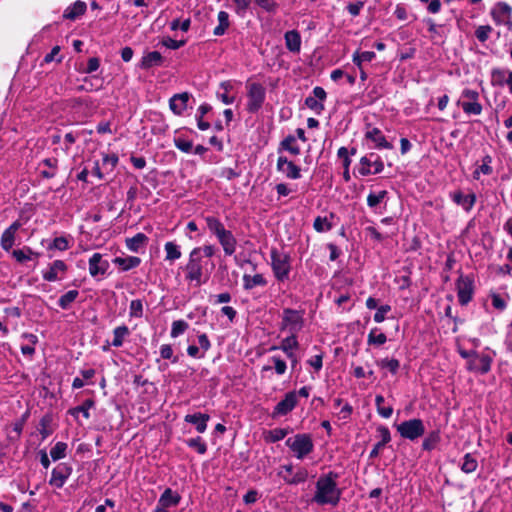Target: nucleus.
<instances>
[{"mask_svg": "<svg viewBox=\"0 0 512 512\" xmlns=\"http://www.w3.org/2000/svg\"><path fill=\"white\" fill-rule=\"evenodd\" d=\"M270 361L273 363L275 372L278 375H283L286 372L287 365L283 359L278 356H273L270 358Z\"/></svg>", "mask_w": 512, "mask_h": 512, "instance_id": "obj_60", "label": "nucleus"}, {"mask_svg": "<svg viewBox=\"0 0 512 512\" xmlns=\"http://www.w3.org/2000/svg\"><path fill=\"white\" fill-rule=\"evenodd\" d=\"M396 428L402 438L410 441L422 437L425 433L424 423L418 418L403 421Z\"/></svg>", "mask_w": 512, "mask_h": 512, "instance_id": "obj_7", "label": "nucleus"}, {"mask_svg": "<svg viewBox=\"0 0 512 512\" xmlns=\"http://www.w3.org/2000/svg\"><path fill=\"white\" fill-rule=\"evenodd\" d=\"M491 159L489 156H487L483 162V164L481 166H479V168H477L473 175H474V178L475 179H478L479 178V174L482 173L484 175H489L492 173V168L491 166L489 165Z\"/></svg>", "mask_w": 512, "mask_h": 512, "instance_id": "obj_61", "label": "nucleus"}, {"mask_svg": "<svg viewBox=\"0 0 512 512\" xmlns=\"http://www.w3.org/2000/svg\"><path fill=\"white\" fill-rule=\"evenodd\" d=\"M26 417L27 415L25 414L21 419L11 424V430L8 431V439L10 441H17L20 438L26 421Z\"/></svg>", "mask_w": 512, "mask_h": 512, "instance_id": "obj_41", "label": "nucleus"}, {"mask_svg": "<svg viewBox=\"0 0 512 512\" xmlns=\"http://www.w3.org/2000/svg\"><path fill=\"white\" fill-rule=\"evenodd\" d=\"M267 280L262 274H255L254 276L244 274L243 276V287L245 290H251L256 286H265Z\"/></svg>", "mask_w": 512, "mask_h": 512, "instance_id": "obj_33", "label": "nucleus"}, {"mask_svg": "<svg viewBox=\"0 0 512 512\" xmlns=\"http://www.w3.org/2000/svg\"><path fill=\"white\" fill-rule=\"evenodd\" d=\"M256 4L267 12H275L278 4L275 0H255Z\"/></svg>", "mask_w": 512, "mask_h": 512, "instance_id": "obj_63", "label": "nucleus"}, {"mask_svg": "<svg viewBox=\"0 0 512 512\" xmlns=\"http://www.w3.org/2000/svg\"><path fill=\"white\" fill-rule=\"evenodd\" d=\"M440 441V434L438 431L430 432L422 442V448L426 451L433 450Z\"/></svg>", "mask_w": 512, "mask_h": 512, "instance_id": "obj_46", "label": "nucleus"}, {"mask_svg": "<svg viewBox=\"0 0 512 512\" xmlns=\"http://www.w3.org/2000/svg\"><path fill=\"white\" fill-rule=\"evenodd\" d=\"M209 419V415L203 413L187 414L184 417V421L195 425V428L199 433H204L206 431Z\"/></svg>", "mask_w": 512, "mask_h": 512, "instance_id": "obj_22", "label": "nucleus"}, {"mask_svg": "<svg viewBox=\"0 0 512 512\" xmlns=\"http://www.w3.org/2000/svg\"><path fill=\"white\" fill-rule=\"evenodd\" d=\"M247 110L251 113L257 112L265 100V89L259 83H252L248 87Z\"/></svg>", "mask_w": 512, "mask_h": 512, "instance_id": "obj_10", "label": "nucleus"}, {"mask_svg": "<svg viewBox=\"0 0 512 512\" xmlns=\"http://www.w3.org/2000/svg\"><path fill=\"white\" fill-rule=\"evenodd\" d=\"M298 346H299V343L297 341V336L294 334H290L288 337L282 339V341L280 342V345L278 347L273 346L270 348V350L272 351V350L280 349L287 355V357H292L294 350L297 349Z\"/></svg>", "mask_w": 512, "mask_h": 512, "instance_id": "obj_24", "label": "nucleus"}, {"mask_svg": "<svg viewBox=\"0 0 512 512\" xmlns=\"http://www.w3.org/2000/svg\"><path fill=\"white\" fill-rule=\"evenodd\" d=\"M377 364L382 369H388L392 374H396L400 363L397 359H381L380 361H377Z\"/></svg>", "mask_w": 512, "mask_h": 512, "instance_id": "obj_52", "label": "nucleus"}, {"mask_svg": "<svg viewBox=\"0 0 512 512\" xmlns=\"http://www.w3.org/2000/svg\"><path fill=\"white\" fill-rule=\"evenodd\" d=\"M458 104L468 115H480L482 113V105L479 101H459Z\"/></svg>", "mask_w": 512, "mask_h": 512, "instance_id": "obj_43", "label": "nucleus"}, {"mask_svg": "<svg viewBox=\"0 0 512 512\" xmlns=\"http://www.w3.org/2000/svg\"><path fill=\"white\" fill-rule=\"evenodd\" d=\"M391 311V307L389 305H382L377 308L376 313L374 314V321L376 323H381L385 320L386 314Z\"/></svg>", "mask_w": 512, "mask_h": 512, "instance_id": "obj_64", "label": "nucleus"}, {"mask_svg": "<svg viewBox=\"0 0 512 512\" xmlns=\"http://www.w3.org/2000/svg\"><path fill=\"white\" fill-rule=\"evenodd\" d=\"M114 263L118 265L123 271H128L140 265L141 259L136 256H128L125 258L116 257Z\"/></svg>", "mask_w": 512, "mask_h": 512, "instance_id": "obj_36", "label": "nucleus"}, {"mask_svg": "<svg viewBox=\"0 0 512 512\" xmlns=\"http://www.w3.org/2000/svg\"><path fill=\"white\" fill-rule=\"evenodd\" d=\"M456 286L460 304L466 305L472 299L473 281L469 277L460 276L457 280Z\"/></svg>", "mask_w": 512, "mask_h": 512, "instance_id": "obj_13", "label": "nucleus"}, {"mask_svg": "<svg viewBox=\"0 0 512 512\" xmlns=\"http://www.w3.org/2000/svg\"><path fill=\"white\" fill-rule=\"evenodd\" d=\"M130 335V330L126 325H121L113 330V340L111 345L113 347H121L124 340Z\"/></svg>", "mask_w": 512, "mask_h": 512, "instance_id": "obj_35", "label": "nucleus"}, {"mask_svg": "<svg viewBox=\"0 0 512 512\" xmlns=\"http://www.w3.org/2000/svg\"><path fill=\"white\" fill-rule=\"evenodd\" d=\"M164 64V57L158 51H150L144 53L139 63V68L149 70L153 67H159Z\"/></svg>", "mask_w": 512, "mask_h": 512, "instance_id": "obj_18", "label": "nucleus"}, {"mask_svg": "<svg viewBox=\"0 0 512 512\" xmlns=\"http://www.w3.org/2000/svg\"><path fill=\"white\" fill-rule=\"evenodd\" d=\"M188 329V323L184 320H176L172 323L171 337L176 338L183 334Z\"/></svg>", "mask_w": 512, "mask_h": 512, "instance_id": "obj_55", "label": "nucleus"}, {"mask_svg": "<svg viewBox=\"0 0 512 512\" xmlns=\"http://www.w3.org/2000/svg\"><path fill=\"white\" fill-rule=\"evenodd\" d=\"M93 406H94V401L92 399H87L83 402L82 405H79V406L69 409L68 413L75 418H77L79 414H82L84 418L89 419L90 418L89 410Z\"/></svg>", "mask_w": 512, "mask_h": 512, "instance_id": "obj_37", "label": "nucleus"}, {"mask_svg": "<svg viewBox=\"0 0 512 512\" xmlns=\"http://www.w3.org/2000/svg\"><path fill=\"white\" fill-rule=\"evenodd\" d=\"M278 475L284 479V481L289 485H297L300 483H303L308 478V471L303 468L299 467L291 476H287L285 474H282V471L278 472Z\"/></svg>", "mask_w": 512, "mask_h": 512, "instance_id": "obj_28", "label": "nucleus"}, {"mask_svg": "<svg viewBox=\"0 0 512 512\" xmlns=\"http://www.w3.org/2000/svg\"><path fill=\"white\" fill-rule=\"evenodd\" d=\"M377 432L379 433L380 441L371 450L369 455L371 459L378 457L380 450L391 440L390 431L387 427L379 426Z\"/></svg>", "mask_w": 512, "mask_h": 512, "instance_id": "obj_23", "label": "nucleus"}, {"mask_svg": "<svg viewBox=\"0 0 512 512\" xmlns=\"http://www.w3.org/2000/svg\"><path fill=\"white\" fill-rule=\"evenodd\" d=\"M388 192L386 190H381L379 192H371L367 196V205L372 208L376 209L377 206L387 197Z\"/></svg>", "mask_w": 512, "mask_h": 512, "instance_id": "obj_47", "label": "nucleus"}, {"mask_svg": "<svg viewBox=\"0 0 512 512\" xmlns=\"http://www.w3.org/2000/svg\"><path fill=\"white\" fill-rule=\"evenodd\" d=\"M11 255L18 263H25L27 261L38 258L40 253L33 251L28 246H24L21 249L12 250Z\"/></svg>", "mask_w": 512, "mask_h": 512, "instance_id": "obj_27", "label": "nucleus"}, {"mask_svg": "<svg viewBox=\"0 0 512 512\" xmlns=\"http://www.w3.org/2000/svg\"><path fill=\"white\" fill-rule=\"evenodd\" d=\"M378 328H373L368 334L367 343L368 345L381 346L386 343L387 337L384 333H378Z\"/></svg>", "mask_w": 512, "mask_h": 512, "instance_id": "obj_49", "label": "nucleus"}, {"mask_svg": "<svg viewBox=\"0 0 512 512\" xmlns=\"http://www.w3.org/2000/svg\"><path fill=\"white\" fill-rule=\"evenodd\" d=\"M164 250L166 254L165 260L170 263H173L174 261L180 259L182 256L180 246L177 245L175 242H166L164 245Z\"/></svg>", "mask_w": 512, "mask_h": 512, "instance_id": "obj_34", "label": "nucleus"}, {"mask_svg": "<svg viewBox=\"0 0 512 512\" xmlns=\"http://www.w3.org/2000/svg\"><path fill=\"white\" fill-rule=\"evenodd\" d=\"M175 146L182 152L189 153L193 148V144L190 140L178 137L174 138Z\"/></svg>", "mask_w": 512, "mask_h": 512, "instance_id": "obj_58", "label": "nucleus"}, {"mask_svg": "<svg viewBox=\"0 0 512 512\" xmlns=\"http://www.w3.org/2000/svg\"><path fill=\"white\" fill-rule=\"evenodd\" d=\"M21 227L22 223L20 222V220H16L3 231L0 238V246L4 251H12V247L16 242L17 232Z\"/></svg>", "mask_w": 512, "mask_h": 512, "instance_id": "obj_11", "label": "nucleus"}, {"mask_svg": "<svg viewBox=\"0 0 512 512\" xmlns=\"http://www.w3.org/2000/svg\"><path fill=\"white\" fill-rule=\"evenodd\" d=\"M282 147L289 151L293 155H298L300 153V147L296 144V139L293 136L286 137L282 143Z\"/></svg>", "mask_w": 512, "mask_h": 512, "instance_id": "obj_54", "label": "nucleus"}, {"mask_svg": "<svg viewBox=\"0 0 512 512\" xmlns=\"http://www.w3.org/2000/svg\"><path fill=\"white\" fill-rule=\"evenodd\" d=\"M304 319L300 311L286 308L283 310L282 330H288L290 334L296 335L303 327Z\"/></svg>", "mask_w": 512, "mask_h": 512, "instance_id": "obj_8", "label": "nucleus"}, {"mask_svg": "<svg viewBox=\"0 0 512 512\" xmlns=\"http://www.w3.org/2000/svg\"><path fill=\"white\" fill-rule=\"evenodd\" d=\"M206 266L207 261L199 257V250H192L184 267L186 280L194 283L196 287L201 286L209 278V271Z\"/></svg>", "mask_w": 512, "mask_h": 512, "instance_id": "obj_2", "label": "nucleus"}, {"mask_svg": "<svg viewBox=\"0 0 512 512\" xmlns=\"http://www.w3.org/2000/svg\"><path fill=\"white\" fill-rule=\"evenodd\" d=\"M206 225L209 231L216 236L220 245L223 248L225 255L231 256L236 251L237 240L231 231L227 230L223 223L214 216H207L205 218Z\"/></svg>", "mask_w": 512, "mask_h": 512, "instance_id": "obj_3", "label": "nucleus"}, {"mask_svg": "<svg viewBox=\"0 0 512 512\" xmlns=\"http://www.w3.org/2000/svg\"><path fill=\"white\" fill-rule=\"evenodd\" d=\"M72 473V467L67 463L58 464L51 474L49 484L56 488H62Z\"/></svg>", "mask_w": 512, "mask_h": 512, "instance_id": "obj_12", "label": "nucleus"}, {"mask_svg": "<svg viewBox=\"0 0 512 512\" xmlns=\"http://www.w3.org/2000/svg\"><path fill=\"white\" fill-rule=\"evenodd\" d=\"M375 56V53L372 51H364L354 55L353 62L360 67L362 62H370L375 58Z\"/></svg>", "mask_w": 512, "mask_h": 512, "instance_id": "obj_57", "label": "nucleus"}, {"mask_svg": "<svg viewBox=\"0 0 512 512\" xmlns=\"http://www.w3.org/2000/svg\"><path fill=\"white\" fill-rule=\"evenodd\" d=\"M512 13V8L505 2H498L491 10L490 14L497 25L508 24L512 27V22L507 21Z\"/></svg>", "mask_w": 512, "mask_h": 512, "instance_id": "obj_14", "label": "nucleus"}, {"mask_svg": "<svg viewBox=\"0 0 512 512\" xmlns=\"http://www.w3.org/2000/svg\"><path fill=\"white\" fill-rule=\"evenodd\" d=\"M130 317L140 318L143 315V304L139 299L132 300L129 308Z\"/></svg>", "mask_w": 512, "mask_h": 512, "instance_id": "obj_56", "label": "nucleus"}, {"mask_svg": "<svg viewBox=\"0 0 512 512\" xmlns=\"http://www.w3.org/2000/svg\"><path fill=\"white\" fill-rule=\"evenodd\" d=\"M510 70L493 68L491 70L490 83L493 87H504Z\"/></svg>", "mask_w": 512, "mask_h": 512, "instance_id": "obj_32", "label": "nucleus"}, {"mask_svg": "<svg viewBox=\"0 0 512 512\" xmlns=\"http://www.w3.org/2000/svg\"><path fill=\"white\" fill-rule=\"evenodd\" d=\"M385 399L382 395H376L375 397V405L377 408V412L383 418H390L393 413V408L391 406H384Z\"/></svg>", "mask_w": 512, "mask_h": 512, "instance_id": "obj_44", "label": "nucleus"}, {"mask_svg": "<svg viewBox=\"0 0 512 512\" xmlns=\"http://www.w3.org/2000/svg\"><path fill=\"white\" fill-rule=\"evenodd\" d=\"M159 501L162 506L174 507L180 503L181 496L171 488H166L161 494Z\"/></svg>", "mask_w": 512, "mask_h": 512, "instance_id": "obj_30", "label": "nucleus"}, {"mask_svg": "<svg viewBox=\"0 0 512 512\" xmlns=\"http://www.w3.org/2000/svg\"><path fill=\"white\" fill-rule=\"evenodd\" d=\"M186 444L195 449L199 454H205L207 451V445L201 437L191 438L186 441Z\"/></svg>", "mask_w": 512, "mask_h": 512, "instance_id": "obj_53", "label": "nucleus"}, {"mask_svg": "<svg viewBox=\"0 0 512 512\" xmlns=\"http://www.w3.org/2000/svg\"><path fill=\"white\" fill-rule=\"evenodd\" d=\"M478 467V462L475 457L472 456V454L467 453L463 457V463L461 465V470L466 473H472L474 472Z\"/></svg>", "mask_w": 512, "mask_h": 512, "instance_id": "obj_48", "label": "nucleus"}, {"mask_svg": "<svg viewBox=\"0 0 512 512\" xmlns=\"http://www.w3.org/2000/svg\"><path fill=\"white\" fill-rule=\"evenodd\" d=\"M189 98L190 94L188 92L175 94L169 101L170 109L174 114L181 115L187 109Z\"/></svg>", "mask_w": 512, "mask_h": 512, "instance_id": "obj_21", "label": "nucleus"}, {"mask_svg": "<svg viewBox=\"0 0 512 512\" xmlns=\"http://www.w3.org/2000/svg\"><path fill=\"white\" fill-rule=\"evenodd\" d=\"M95 370L90 368L86 370H81L80 375L81 377H76L73 380L72 387L74 389L82 388L84 385L87 384V382L92 379L95 376Z\"/></svg>", "mask_w": 512, "mask_h": 512, "instance_id": "obj_42", "label": "nucleus"}, {"mask_svg": "<svg viewBox=\"0 0 512 512\" xmlns=\"http://www.w3.org/2000/svg\"><path fill=\"white\" fill-rule=\"evenodd\" d=\"M68 267L62 260H55L50 264L49 268L43 272V279L48 282H54L62 279L63 274L67 271Z\"/></svg>", "mask_w": 512, "mask_h": 512, "instance_id": "obj_17", "label": "nucleus"}, {"mask_svg": "<svg viewBox=\"0 0 512 512\" xmlns=\"http://www.w3.org/2000/svg\"><path fill=\"white\" fill-rule=\"evenodd\" d=\"M384 169V163L381 157L376 153H370L360 159L359 174L366 176L369 174H379Z\"/></svg>", "mask_w": 512, "mask_h": 512, "instance_id": "obj_9", "label": "nucleus"}, {"mask_svg": "<svg viewBox=\"0 0 512 512\" xmlns=\"http://www.w3.org/2000/svg\"><path fill=\"white\" fill-rule=\"evenodd\" d=\"M287 434H288L287 429L276 428V429L270 430L267 433V435L265 436V440L267 442L275 443L277 441L284 439Z\"/></svg>", "mask_w": 512, "mask_h": 512, "instance_id": "obj_51", "label": "nucleus"}, {"mask_svg": "<svg viewBox=\"0 0 512 512\" xmlns=\"http://www.w3.org/2000/svg\"><path fill=\"white\" fill-rule=\"evenodd\" d=\"M86 3L82 1H76L71 6L67 7L63 13V17L69 20H75L77 17L84 14L86 11Z\"/></svg>", "mask_w": 512, "mask_h": 512, "instance_id": "obj_31", "label": "nucleus"}, {"mask_svg": "<svg viewBox=\"0 0 512 512\" xmlns=\"http://www.w3.org/2000/svg\"><path fill=\"white\" fill-rule=\"evenodd\" d=\"M450 197L457 205L461 206L465 211H470L475 204V194H463L460 190L450 193Z\"/></svg>", "mask_w": 512, "mask_h": 512, "instance_id": "obj_20", "label": "nucleus"}, {"mask_svg": "<svg viewBox=\"0 0 512 512\" xmlns=\"http://www.w3.org/2000/svg\"><path fill=\"white\" fill-rule=\"evenodd\" d=\"M218 25L214 28L213 34L215 36H222L225 34L230 25L229 14L225 11H220L217 16Z\"/></svg>", "mask_w": 512, "mask_h": 512, "instance_id": "obj_39", "label": "nucleus"}, {"mask_svg": "<svg viewBox=\"0 0 512 512\" xmlns=\"http://www.w3.org/2000/svg\"><path fill=\"white\" fill-rule=\"evenodd\" d=\"M69 248V242L65 237H56L52 244L49 246V249H57L59 251H65Z\"/></svg>", "mask_w": 512, "mask_h": 512, "instance_id": "obj_62", "label": "nucleus"}, {"mask_svg": "<svg viewBox=\"0 0 512 512\" xmlns=\"http://www.w3.org/2000/svg\"><path fill=\"white\" fill-rule=\"evenodd\" d=\"M40 165L47 167V169L41 171V175L44 178L50 179L56 176L58 160L56 158H46L42 160Z\"/></svg>", "mask_w": 512, "mask_h": 512, "instance_id": "obj_38", "label": "nucleus"}, {"mask_svg": "<svg viewBox=\"0 0 512 512\" xmlns=\"http://www.w3.org/2000/svg\"><path fill=\"white\" fill-rule=\"evenodd\" d=\"M79 292L77 290H70L63 294L59 300L58 305L62 309H69L71 304L77 299Z\"/></svg>", "mask_w": 512, "mask_h": 512, "instance_id": "obj_45", "label": "nucleus"}, {"mask_svg": "<svg viewBox=\"0 0 512 512\" xmlns=\"http://www.w3.org/2000/svg\"><path fill=\"white\" fill-rule=\"evenodd\" d=\"M68 445L64 442H57L50 450V456L53 461H57L66 457Z\"/></svg>", "mask_w": 512, "mask_h": 512, "instance_id": "obj_50", "label": "nucleus"}, {"mask_svg": "<svg viewBox=\"0 0 512 512\" xmlns=\"http://www.w3.org/2000/svg\"><path fill=\"white\" fill-rule=\"evenodd\" d=\"M365 136L366 139L371 140L375 144V148H393V146L385 139L384 135L378 128H372L368 130Z\"/></svg>", "mask_w": 512, "mask_h": 512, "instance_id": "obj_25", "label": "nucleus"}, {"mask_svg": "<svg viewBox=\"0 0 512 512\" xmlns=\"http://www.w3.org/2000/svg\"><path fill=\"white\" fill-rule=\"evenodd\" d=\"M297 405L296 392H288L274 408V415H286Z\"/></svg>", "mask_w": 512, "mask_h": 512, "instance_id": "obj_19", "label": "nucleus"}, {"mask_svg": "<svg viewBox=\"0 0 512 512\" xmlns=\"http://www.w3.org/2000/svg\"><path fill=\"white\" fill-rule=\"evenodd\" d=\"M148 241L149 239L144 233H137L131 238H126L125 244L128 250L137 253L147 245Z\"/></svg>", "mask_w": 512, "mask_h": 512, "instance_id": "obj_26", "label": "nucleus"}, {"mask_svg": "<svg viewBox=\"0 0 512 512\" xmlns=\"http://www.w3.org/2000/svg\"><path fill=\"white\" fill-rule=\"evenodd\" d=\"M277 170L292 180H296L301 177L300 167L288 160L285 156L278 157Z\"/></svg>", "mask_w": 512, "mask_h": 512, "instance_id": "obj_16", "label": "nucleus"}, {"mask_svg": "<svg viewBox=\"0 0 512 512\" xmlns=\"http://www.w3.org/2000/svg\"><path fill=\"white\" fill-rule=\"evenodd\" d=\"M338 474L329 472L319 477L313 501L319 505L336 506L341 498V490L337 487Z\"/></svg>", "mask_w": 512, "mask_h": 512, "instance_id": "obj_1", "label": "nucleus"}, {"mask_svg": "<svg viewBox=\"0 0 512 512\" xmlns=\"http://www.w3.org/2000/svg\"><path fill=\"white\" fill-rule=\"evenodd\" d=\"M285 44L290 52L298 53L301 48V37L296 30L287 31L285 33Z\"/></svg>", "mask_w": 512, "mask_h": 512, "instance_id": "obj_29", "label": "nucleus"}, {"mask_svg": "<svg viewBox=\"0 0 512 512\" xmlns=\"http://www.w3.org/2000/svg\"><path fill=\"white\" fill-rule=\"evenodd\" d=\"M491 31H492L491 26L482 25L476 29L475 35L480 42H485L489 38Z\"/></svg>", "mask_w": 512, "mask_h": 512, "instance_id": "obj_59", "label": "nucleus"}, {"mask_svg": "<svg viewBox=\"0 0 512 512\" xmlns=\"http://www.w3.org/2000/svg\"><path fill=\"white\" fill-rule=\"evenodd\" d=\"M109 267V262L100 253H94L89 259V273L92 277L104 276Z\"/></svg>", "mask_w": 512, "mask_h": 512, "instance_id": "obj_15", "label": "nucleus"}, {"mask_svg": "<svg viewBox=\"0 0 512 512\" xmlns=\"http://www.w3.org/2000/svg\"><path fill=\"white\" fill-rule=\"evenodd\" d=\"M491 353L492 355L487 353H478L475 350H459V354L462 358L469 359L467 369L481 375L487 374L491 370L493 358L496 355L495 351H492Z\"/></svg>", "mask_w": 512, "mask_h": 512, "instance_id": "obj_4", "label": "nucleus"}, {"mask_svg": "<svg viewBox=\"0 0 512 512\" xmlns=\"http://www.w3.org/2000/svg\"><path fill=\"white\" fill-rule=\"evenodd\" d=\"M271 267L274 276L278 281H285L288 279L291 271V257L284 251H279L276 248L271 249Z\"/></svg>", "mask_w": 512, "mask_h": 512, "instance_id": "obj_5", "label": "nucleus"}, {"mask_svg": "<svg viewBox=\"0 0 512 512\" xmlns=\"http://www.w3.org/2000/svg\"><path fill=\"white\" fill-rule=\"evenodd\" d=\"M333 217H334L333 214H330L329 217H327V216L316 217L314 220V223H313L314 229L319 233H323V232H327V231L331 230L333 225H332V222L330 221V219H332Z\"/></svg>", "mask_w": 512, "mask_h": 512, "instance_id": "obj_40", "label": "nucleus"}, {"mask_svg": "<svg viewBox=\"0 0 512 512\" xmlns=\"http://www.w3.org/2000/svg\"><path fill=\"white\" fill-rule=\"evenodd\" d=\"M285 444L298 459H303L310 454L314 447L312 439L308 434H296L288 438Z\"/></svg>", "mask_w": 512, "mask_h": 512, "instance_id": "obj_6", "label": "nucleus"}]
</instances>
